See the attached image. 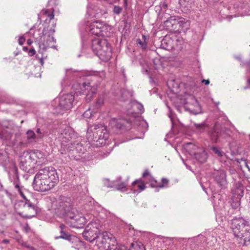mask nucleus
Masks as SVG:
<instances>
[{
    "label": "nucleus",
    "instance_id": "obj_1",
    "mask_svg": "<svg viewBox=\"0 0 250 250\" xmlns=\"http://www.w3.org/2000/svg\"><path fill=\"white\" fill-rule=\"evenodd\" d=\"M14 174V185L18 190L23 200H18L15 204L14 208L16 211L21 216L26 218H30L35 216L38 211L37 207L29 199H27L21 190L19 185V177L18 174V168L15 166H13L10 169V173Z\"/></svg>",
    "mask_w": 250,
    "mask_h": 250
},
{
    "label": "nucleus",
    "instance_id": "obj_2",
    "mask_svg": "<svg viewBox=\"0 0 250 250\" xmlns=\"http://www.w3.org/2000/svg\"><path fill=\"white\" fill-rule=\"evenodd\" d=\"M58 181L57 172L53 167H46L40 169L36 174L33 188L38 191H47L53 188Z\"/></svg>",
    "mask_w": 250,
    "mask_h": 250
},
{
    "label": "nucleus",
    "instance_id": "obj_3",
    "mask_svg": "<svg viewBox=\"0 0 250 250\" xmlns=\"http://www.w3.org/2000/svg\"><path fill=\"white\" fill-rule=\"evenodd\" d=\"M74 209L70 197L60 195L52 202L51 210L54 215L62 218L68 217Z\"/></svg>",
    "mask_w": 250,
    "mask_h": 250
},
{
    "label": "nucleus",
    "instance_id": "obj_4",
    "mask_svg": "<svg viewBox=\"0 0 250 250\" xmlns=\"http://www.w3.org/2000/svg\"><path fill=\"white\" fill-rule=\"evenodd\" d=\"M97 245L104 250H129L125 245H118L115 237L111 233H100L96 239Z\"/></svg>",
    "mask_w": 250,
    "mask_h": 250
},
{
    "label": "nucleus",
    "instance_id": "obj_5",
    "mask_svg": "<svg viewBox=\"0 0 250 250\" xmlns=\"http://www.w3.org/2000/svg\"><path fill=\"white\" fill-rule=\"evenodd\" d=\"M86 136L89 141L95 142L97 146L104 145L108 138L106 127L101 125H94L88 128Z\"/></svg>",
    "mask_w": 250,
    "mask_h": 250
},
{
    "label": "nucleus",
    "instance_id": "obj_6",
    "mask_svg": "<svg viewBox=\"0 0 250 250\" xmlns=\"http://www.w3.org/2000/svg\"><path fill=\"white\" fill-rule=\"evenodd\" d=\"M77 134L70 127L65 128L60 135L62 140V147L67 151L79 150V141H76Z\"/></svg>",
    "mask_w": 250,
    "mask_h": 250
},
{
    "label": "nucleus",
    "instance_id": "obj_7",
    "mask_svg": "<svg viewBox=\"0 0 250 250\" xmlns=\"http://www.w3.org/2000/svg\"><path fill=\"white\" fill-rule=\"evenodd\" d=\"M33 37L35 42H38L40 48L39 53H42L41 49L46 50L48 48H55L56 46L53 44L55 40L53 36L49 32L44 29L42 32L40 29H38L34 33Z\"/></svg>",
    "mask_w": 250,
    "mask_h": 250
},
{
    "label": "nucleus",
    "instance_id": "obj_8",
    "mask_svg": "<svg viewBox=\"0 0 250 250\" xmlns=\"http://www.w3.org/2000/svg\"><path fill=\"white\" fill-rule=\"evenodd\" d=\"M97 75L103 79L105 77V73L104 71H102L98 72L96 75L87 76L86 82L83 83L82 86L84 88L85 98L87 102L90 101L96 93L98 84L93 83V82L97 80Z\"/></svg>",
    "mask_w": 250,
    "mask_h": 250
},
{
    "label": "nucleus",
    "instance_id": "obj_9",
    "mask_svg": "<svg viewBox=\"0 0 250 250\" xmlns=\"http://www.w3.org/2000/svg\"><path fill=\"white\" fill-rule=\"evenodd\" d=\"M92 49L97 55L109 59L112 56V49L110 45L105 39L95 38L92 40Z\"/></svg>",
    "mask_w": 250,
    "mask_h": 250
},
{
    "label": "nucleus",
    "instance_id": "obj_10",
    "mask_svg": "<svg viewBox=\"0 0 250 250\" xmlns=\"http://www.w3.org/2000/svg\"><path fill=\"white\" fill-rule=\"evenodd\" d=\"M162 19L164 20L165 28L170 32L180 31V28H184L188 24L187 22L184 21V19L175 16L167 18L166 15H164Z\"/></svg>",
    "mask_w": 250,
    "mask_h": 250
},
{
    "label": "nucleus",
    "instance_id": "obj_11",
    "mask_svg": "<svg viewBox=\"0 0 250 250\" xmlns=\"http://www.w3.org/2000/svg\"><path fill=\"white\" fill-rule=\"evenodd\" d=\"M230 130L226 127H222L221 125L216 122L212 129L209 132L210 140L213 143H217L220 138H226L230 135Z\"/></svg>",
    "mask_w": 250,
    "mask_h": 250
},
{
    "label": "nucleus",
    "instance_id": "obj_12",
    "mask_svg": "<svg viewBox=\"0 0 250 250\" xmlns=\"http://www.w3.org/2000/svg\"><path fill=\"white\" fill-rule=\"evenodd\" d=\"M186 149L191 156H193L200 163H204L207 159V153L202 147H199L192 143L186 145Z\"/></svg>",
    "mask_w": 250,
    "mask_h": 250
},
{
    "label": "nucleus",
    "instance_id": "obj_13",
    "mask_svg": "<svg viewBox=\"0 0 250 250\" xmlns=\"http://www.w3.org/2000/svg\"><path fill=\"white\" fill-rule=\"evenodd\" d=\"M230 228L231 229L234 235L241 236L242 233L244 232L246 228H250L249 223L241 217L233 218L231 222Z\"/></svg>",
    "mask_w": 250,
    "mask_h": 250
},
{
    "label": "nucleus",
    "instance_id": "obj_14",
    "mask_svg": "<svg viewBox=\"0 0 250 250\" xmlns=\"http://www.w3.org/2000/svg\"><path fill=\"white\" fill-rule=\"evenodd\" d=\"M143 177L149 181L150 186L152 188H163L167 187L169 183L168 179L163 178L161 183H158L157 181L153 178L148 169H146L143 173Z\"/></svg>",
    "mask_w": 250,
    "mask_h": 250
},
{
    "label": "nucleus",
    "instance_id": "obj_15",
    "mask_svg": "<svg viewBox=\"0 0 250 250\" xmlns=\"http://www.w3.org/2000/svg\"><path fill=\"white\" fill-rule=\"evenodd\" d=\"M74 96L72 94H66L61 96L59 100L58 108L62 110H66L72 107Z\"/></svg>",
    "mask_w": 250,
    "mask_h": 250
},
{
    "label": "nucleus",
    "instance_id": "obj_16",
    "mask_svg": "<svg viewBox=\"0 0 250 250\" xmlns=\"http://www.w3.org/2000/svg\"><path fill=\"white\" fill-rule=\"evenodd\" d=\"M68 218L74 221L75 226L76 228H83L86 223V219L82 214L79 213L74 209L68 216Z\"/></svg>",
    "mask_w": 250,
    "mask_h": 250
},
{
    "label": "nucleus",
    "instance_id": "obj_17",
    "mask_svg": "<svg viewBox=\"0 0 250 250\" xmlns=\"http://www.w3.org/2000/svg\"><path fill=\"white\" fill-rule=\"evenodd\" d=\"M129 125L127 120L124 119H112L110 121V125L115 131L121 130L125 131L129 129V126L127 127V125Z\"/></svg>",
    "mask_w": 250,
    "mask_h": 250
},
{
    "label": "nucleus",
    "instance_id": "obj_18",
    "mask_svg": "<svg viewBox=\"0 0 250 250\" xmlns=\"http://www.w3.org/2000/svg\"><path fill=\"white\" fill-rule=\"evenodd\" d=\"M213 178L217 184L222 188H225L227 185L226 173L222 170L216 171L213 173Z\"/></svg>",
    "mask_w": 250,
    "mask_h": 250
},
{
    "label": "nucleus",
    "instance_id": "obj_19",
    "mask_svg": "<svg viewBox=\"0 0 250 250\" xmlns=\"http://www.w3.org/2000/svg\"><path fill=\"white\" fill-rule=\"evenodd\" d=\"M103 27V22L100 21H95L90 23L89 26L90 32L94 35L101 36L102 27Z\"/></svg>",
    "mask_w": 250,
    "mask_h": 250
},
{
    "label": "nucleus",
    "instance_id": "obj_20",
    "mask_svg": "<svg viewBox=\"0 0 250 250\" xmlns=\"http://www.w3.org/2000/svg\"><path fill=\"white\" fill-rule=\"evenodd\" d=\"M99 232L98 230H91L86 228L83 233V236L86 240L91 242L96 240Z\"/></svg>",
    "mask_w": 250,
    "mask_h": 250
},
{
    "label": "nucleus",
    "instance_id": "obj_21",
    "mask_svg": "<svg viewBox=\"0 0 250 250\" xmlns=\"http://www.w3.org/2000/svg\"><path fill=\"white\" fill-rule=\"evenodd\" d=\"M42 156L43 155L40 151L35 150L30 152L29 154H26L25 157L27 158L28 160H30L31 163L36 164L37 162H41V161H38V160L41 159Z\"/></svg>",
    "mask_w": 250,
    "mask_h": 250
},
{
    "label": "nucleus",
    "instance_id": "obj_22",
    "mask_svg": "<svg viewBox=\"0 0 250 250\" xmlns=\"http://www.w3.org/2000/svg\"><path fill=\"white\" fill-rule=\"evenodd\" d=\"M241 236H236V237L240 239V243L245 245H248L250 244V228H246L244 232L242 233Z\"/></svg>",
    "mask_w": 250,
    "mask_h": 250
},
{
    "label": "nucleus",
    "instance_id": "obj_23",
    "mask_svg": "<svg viewBox=\"0 0 250 250\" xmlns=\"http://www.w3.org/2000/svg\"><path fill=\"white\" fill-rule=\"evenodd\" d=\"M128 183V180L125 181H122L121 177H119L114 181V188L117 190H120L121 191H125L127 190V185Z\"/></svg>",
    "mask_w": 250,
    "mask_h": 250
},
{
    "label": "nucleus",
    "instance_id": "obj_24",
    "mask_svg": "<svg viewBox=\"0 0 250 250\" xmlns=\"http://www.w3.org/2000/svg\"><path fill=\"white\" fill-rule=\"evenodd\" d=\"M173 40L168 36H166L161 42V47L166 50H170L173 48Z\"/></svg>",
    "mask_w": 250,
    "mask_h": 250
},
{
    "label": "nucleus",
    "instance_id": "obj_25",
    "mask_svg": "<svg viewBox=\"0 0 250 250\" xmlns=\"http://www.w3.org/2000/svg\"><path fill=\"white\" fill-rule=\"evenodd\" d=\"M59 228L60 229V233L61 235L59 236H56L55 237L56 239H63L65 240H70L71 239L72 235L68 234L66 232V226L64 224H61Z\"/></svg>",
    "mask_w": 250,
    "mask_h": 250
},
{
    "label": "nucleus",
    "instance_id": "obj_26",
    "mask_svg": "<svg viewBox=\"0 0 250 250\" xmlns=\"http://www.w3.org/2000/svg\"><path fill=\"white\" fill-rule=\"evenodd\" d=\"M103 27H102L101 36L110 37L112 35L113 29L111 26L104 23L103 22Z\"/></svg>",
    "mask_w": 250,
    "mask_h": 250
},
{
    "label": "nucleus",
    "instance_id": "obj_27",
    "mask_svg": "<svg viewBox=\"0 0 250 250\" xmlns=\"http://www.w3.org/2000/svg\"><path fill=\"white\" fill-rule=\"evenodd\" d=\"M26 138L28 143H32L37 141V136L35 134L34 132L32 130H28L26 132Z\"/></svg>",
    "mask_w": 250,
    "mask_h": 250
},
{
    "label": "nucleus",
    "instance_id": "obj_28",
    "mask_svg": "<svg viewBox=\"0 0 250 250\" xmlns=\"http://www.w3.org/2000/svg\"><path fill=\"white\" fill-rule=\"evenodd\" d=\"M104 103V96L103 95H99L94 104V110L99 109Z\"/></svg>",
    "mask_w": 250,
    "mask_h": 250
},
{
    "label": "nucleus",
    "instance_id": "obj_29",
    "mask_svg": "<svg viewBox=\"0 0 250 250\" xmlns=\"http://www.w3.org/2000/svg\"><path fill=\"white\" fill-rule=\"evenodd\" d=\"M137 184H139L137 186V187L138 189L140 190L139 192L144 190L146 188L144 184V182L141 179L136 180V181H134L132 183V185L134 188H135L134 187Z\"/></svg>",
    "mask_w": 250,
    "mask_h": 250
},
{
    "label": "nucleus",
    "instance_id": "obj_30",
    "mask_svg": "<svg viewBox=\"0 0 250 250\" xmlns=\"http://www.w3.org/2000/svg\"><path fill=\"white\" fill-rule=\"evenodd\" d=\"M195 129L199 132H202L208 127V125L205 123L201 124L193 123Z\"/></svg>",
    "mask_w": 250,
    "mask_h": 250
},
{
    "label": "nucleus",
    "instance_id": "obj_31",
    "mask_svg": "<svg viewBox=\"0 0 250 250\" xmlns=\"http://www.w3.org/2000/svg\"><path fill=\"white\" fill-rule=\"evenodd\" d=\"M146 37L145 35L142 36V40L140 39H137L136 42L140 45V47L142 48L143 49H146L147 46V42H146Z\"/></svg>",
    "mask_w": 250,
    "mask_h": 250
},
{
    "label": "nucleus",
    "instance_id": "obj_32",
    "mask_svg": "<svg viewBox=\"0 0 250 250\" xmlns=\"http://www.w3.org/2000/svg\"><path fill=\"white\" fill-rule=\"evenodd\" d=\"M12 135V133L11 132H8L7 129H3L1 134H0V138L5 140H9L11 139Z\"/></svg>",
    "mask_w": 250,
    "mask_h": 250
},
{
    "label": "nucleus",
    "instance_id": "obj_33",
    "mask_svg": "<svg viewBox=\"0 0 250 250\" xmlns=\"http://www.w3.org/2000/svg\"><path fill=\"white\" fill-rule=\"evenodd\" d=\"M101 227L99 224L95 222H91L87 226L86 228L91 230H98L99 231V228Z\"/></svg>",
    "mask_w": 250,
    "mask_h": 250
},
{
    "label": "nucleus",
    "instance_id": "obj_34",
    "mask_svg": "<svg viewBox=\"0 0 250 250\" xmlns=\"http://www.w3.org/2000/svg\"><path fill=\"white\" fill-rule=\"evenodd\" d=\"M101 227L99 224L95 222H91L87 226L86 228L91 230H98L99 231V228Z\"/></svg>",
    "mask_w": 250,
    "mask_h": 250
},
{
    "label": "nucleus",
    "instance_id": "obj_35",
    "mask_svg": "<svg viewBox=\"0 0 250 250\" xmlns=\"http://www.w3.org/2000/svg\"><path fill=\"white\" fill-rule=\"evenodd\" d=\"M104 184L105 186L108 188L114 187V181H110L108 179H105L104 180Z\"/></svg>",
    "mask_w": 250,
    "mask_h": 250
},
{
    "label": "nucleus",
    "instance_id": "obj_36",
    "mask_svg": "<svg viewBox=\"0 0 250 250\" xmlns=\"http://www.w3.org/2000/svg\"><path fill=\"white\" fill-rule=\"evenodd\" d=\"M83 117L86 119H90L93 116L90 109L86 110L83 114Z\"/></svg>",
    "mask_w": 250,
    "mask_h": 250
},
{
    "label": "nucleus",
    "instance_id": "obj_37",
    "mask_svg": "<svg viewBox=\"0 0 250 250\" xmlns=\"http://www.w3.org/2000/svg\"><path fill=\"white\" fill-rule=\"evenodd\" d=\"M122 7L117 5H114L113 6V12L114 14L119 15L122 12Z\"/></svg>",
    "mask_w": 250,
    "mask_h": 250
},
{
    "label": "nucleus",
    "instance_id": "obj_38",
    "mask_svg": "<svg viewBox=\"0 0 250 250\" xmlns=\"http://www.w3.org/2000/svg\"><path fill=\"white\" fill-rule=\"evenodd\" d=\"M212 150L218 156L221 157L223 155V152L219 150L217 147L213 146L211 148Z\"/></svg>",
    "mask_w": 250,
    "mask_h": 250
},
{
    "label": "nucleus",
    "instance_id": "obj_39",
    "mask_svg": "<svg viewBox=\"0 0 250 250\" xmlns=\"http://www.w3.org/2000/svg\"><path fill=\"white\" fill-rule=\"evenodd\" d=\"M36 131L37 133V135H36V136L38 137V139L42 138L43 136L44 132L42 131V130L40 128H37Z\"/></svg>",
    "mask_w": 250,
    "mask_h": 250
},
{
    "label": "nucleus",
    "instance_id": "obj_40",
    "mask_svg": "<svg viewBox=\"0 0 250 250\" xmlns=\"http://www.w3.org/2000/svg\"><path fill=\"white\" fill-rule=\"evenodd\" d=\"M195 103L196 104L198 105V109L196 110V111H194V110H191V112L194 114H197L201 112V109L200 106L199 105V104L197 102V101L195 100Z\"/></svg>",
    "mask_w": 250,
    "mask_h": 250
},
{
    "label": "nucleus",
    "instance_id": "obj_41",
    "mask_svg": "<svg viewBox=\"0 0 250 250\" xmlns=\"http://www.w3.org/2000/svg\"><path fill=\"white\" fill-rule=\"evenodd\" d=\"M44 13L50 18V20L53 19L54 17L53 11H52L51 12H48L47 10H45Z\"/></svg>",
    "mask_w": 250,
    "mask_h": 250
},
{
    "label": "nucleus",
    "instance_id": "obj_42",
    "mask_svg": "<svg viewBox=\"0 0 250 250\" xmlns=\"http://www.w3.org/2000/svg\"><path fill=\"white\" fill-rule=\"evenodd\" d=\"M136 106L141 113H143L144 111V108L143 105L142 104H137Z\"/></svg>",
    "mask_w": 250,
    "mask_h": 250
},
{
    "label": "nucleus",
    "instance_id": "obj_43",
    "mask_svg": "<svg viewBox=\"0 0 250 250\" xmlns=\"http://www.w3.org/2000/svg\"><path fill=\"white\" fill-rule=\"evenodd\" d=\"M25 41V39L23 36H21L19 39V43L20 45H22Z\"/></svg>",
    "mask_w": 250,
    "mask_h": 250
},
{
    "label": "nucleus",
    "instance_id": "obj_44",
    "mask_svg": "<svg viewBox=\"0 0 250 250\" xmlns=\"http://www.w3.org/2000/svg\"><path fill=\"white\" fill-rule=\"evenodd\" d=\"M35 53H36V51L33 48L30 49L28 52V55L30 56H34L35 54Z\"/></svg>",
    "mask_w": 250,
    "mask_h": 250
},
{
    "label": "nucleus",
    "instance_id": "obj_45",
    "mask_svg": "<svg viewBox=\"0 0 250 250\" xmlns=\"http://www.w3.org/2000/svg\"><path fill=\"white\" fill-rule=\"evenodd\" d=\"M241 65L242 66H244V65H247L250 68V61L246 62V63H241Z\"/></svg>",
    "mask_w": 250,
    "mask_h": 250
},
{
    "label": "nucleus",
    "instance_id": "obj_46",
    "mask_svg": "<svg viewBox=\"0 0 250 250\" xmlns=\"http://www.w3.org/2000/svg\"><path fill=\"white\" fill-rule=\"evenodd\" d=\"M202 83H205L206 85H208L209 83V80H203Z\"/></svg>",
    "mask_w": 250,
    "mask_h": 250
},
{
    "label": "nucleus",
    "instance_id": "obj_47",
    "mask_svg": "<svg viewBox=\"0 0 250 250\" xmlns=\"http://www.w3.org/2000/svg\"><path fill=\"white\" fill-rule=\"evenodd\" d=\"M37 57H38V58L40 59V63H41L42 65H43V61L42 57L41 58H40L38 56V55L37 56Z\"/></svg>",
    "mask_w": 250,
    "mask_h": 250
},
{
    "label": "nucleus",
    "instance_id": "obj_48",
    "mask_svg": "<svg viewBox=\"0 0 250 250\" xmlns=\"http://www.w3.org/2000/svg\"><path fill=\"white\" fill-rule=\"evenodd\" d=\"M32 42H33V41L31 39H28L27 41V43L29 45H31L32 43Z\"/></svg>",
    "mask_w": 250,
    "mask_h": 250
},
{
    "label": "nucleus",
    "instance_id": "obj_49",
    "mask_svg": "<svg viewBox=\"0 0 250 250\" xmlns=\"http://www.w3.org/2000/svg\"><path fill=\"white\" fill-rule=\"evenodd\" d=\"M167 7V5L166 3H163L162 5V8L166 9Z\"/></svg>",
    "mask_w": 250,
    "mask_h": 250
},
{
    "label": "nucleus",
    "instance_id": "obj_50",
    "mask_svg": "<svg viewBox=\"0 0 250 250\" xmlns=\"http://www.w3.org/2000/svg\"><path fill=\"white\" fill-rule=\"evenodd\" d=\"M9 242V241L7 239H4L3 241H2V243H8Z\"/></svg>",
    "mask_w": 250,
    "mask_h": 250
},
{
    "label": "nucleus",
    "instance_id": "obj_51",
    "mask_svg": "<svg viewBox=\"0 0 250 250\" xmlns=\"http://www.w3.org/2000/svg\"><path fill=\"white\" fill-rule=\"evenodd\" d=\"M247 82L250 85V79L247 80Z\"/></svg>",
    "mask_w": 250,
    "mask_h": 250
},
{
    "label": "nucleus",
    "instance_id": "obj_52",
    "mask_svg": "<svg viewBox=\"0 0 250 250\" xmlns=\"http://www.w3.org/2000/svg\"><path fill=\"white\" fill-rule=\"evenodd\" d=\"M236 58L237 59H238V60H239V61H240V60H241V58H240V57H236Z\"/></svg>",
    "mask_w": 250,
    "mask_h": 250
},
{
    "label": "nucleus",
    "instance_id": "obj_53",
    "mask_svg": "<svg viewBox=\"0 0 250 250\" xmlns=\"http://www.w3.org/2000/svg\"><path fill=\"white\" fill-rule=\"evenodd\" d=\"M246 167H247V168H248L249 169V171L250 172V168L248 166V165H246Z\"/></svg>",
    "mask_w": 250,
    "mask_h": 250
},
{
    "label": "nucleus",
    "instance_id": "obj_54",
    "mask_svg": "<svg viewBox=\"0 0 250 250\" xmlns=\"http://www.w3.org/2000/svg\"><path fill=\"white\" fill-rule=\"evenodd\" d=\"M26 49H27V47H23V50H26Z\"/></svg>",
    "mask_w": 250,
    "mask_h": 250
},
{
    "label": "nucleus",
    "instance_id": "obj_55",
    "mask_svg": "<svg viewBox=\"0 0 250 250\" xmlns=\"http://www.w3.org/2000/svg\"><path fill=\"white\" fill-rule=\"evenodd\" d=\"M76 85L75 84H74V85H73V87H74V88H75V87H76Z\"/></svg>",
    "mask_w": 250,
    "mask_h": 250
},
{
    "label": "nucleus",
    "instance_id": "obj_56",
    "mask_svg": "<svg viewBox=\"0 0 250 250\" xmlns=\"http://www.w3.org/2000/svg\"><path fill=\"white\" fill-rule=\"evenodd\" d=\"M78 92H79L80 93H81V92H80V91H78V92H76V93H77Z\"/></svg>",
    "mask_w": 250,
    "mask_h": 250
},
{
    "label": "nucleus",
    "instance_id": "obj_57",
    "mask_svg": "<svg viewBox=\"0 0 250 250\" xmlns=\"http://www.w3.org/2000/svg\"><path fill=\"white\" fill-rule=\"evenodd\" d=\"M31 250H34V249L33 247L31 248Z\"/></svg>",
    "mask_w": 250,
    "mask_h": 250
},
{
    "label": "nucleus",
    "instance_id": "obj_58",
    "mask_svg": "<svg viewBox=\"0 0 250 250\" xmlns=\"http://www.w3.org/2000/svg\"><path fill=\"white\" fill-rule=\"evenodd\" d=\"M191 98H192V99H194V97H193V96H191Z\"/></svg>",
    "mask_w": 250,
    "mask_h": 250
},
{
    "label": "nucleus",
    "instance_id": "obj_59",
    "mask_svg": "<svg viewBox=\"0 0 250 250\" xmlns=\"http://www.w3.org/2000/svg\"><path fill=\"white\" fill-rule=\"evenodd\" d=\"M125 0V2L126 3V0Z\"/></svg>",
    "mask_w": 250,
    "mask_h": 250
}]
</instances>
